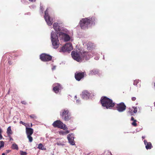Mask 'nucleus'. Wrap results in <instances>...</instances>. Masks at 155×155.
<instances>
[{"label": "nucleus", "instance_id": "f257e3e1", "mask_svg": "<svg viewBox=\"0 0 155 155\" xmlns=\"http://www.w3.org/2000/svg\"><path fill=\"white\" fill-rule=\"evenodd\" d=\"M53 28L55 31L58 33L59 37L60 39L65 41L73 40L72 37L68 35V31L66 29L61 28L57 23H54L53 25Z\"/></svg>", "mask_w": 155, "mask_h": 155}, {"label": "nucleus", "instance_id": "f03ea898", "mask_svg": "<svg viewBox=\"0 0 155 155\" xmlns=\"http://www.w3.org/2000/svg\"><path fill=\"white\" fill-rule=\"evenodd\" d=\"M71 55L73 58L78 62H81L84 59L88 60L93 56V54L91 52H84L82 53V52L78 51H72Z\"/></svg>", "mask_w": 155, "mask_h": 155}, {"label": "nucleus", "instance_id": "7ed1b4c3", "mask_svg": "<svg viewBox=\"0 0 155 155\" xmlns=\"http://www.w3.org/2000/svg\"><path fill=\"white\" fill-rule=\"evenodd\" d=\"M101 101L102 106L104 108L110 109L114 105L112 101L106 97H101Z\"/></svg>", "mask_w": 155, "mask_h": 155}, {"label": "nucleus", "instance_id": "20e7f679", "mask_svg": "<svg viewBox=\"0 0 155 155\" xmlns=\"http://www.w3.org/2000/svg\"><path fill=\"white\" fill-rule=\"evenodd\" d=\"M94 21L95 18L94 17L89 19L87 18L82 19L80 22L81 28L84 29L90 27L92 24H94Z\"/></svg>", "mask_w": 155, "mask_h": 155}, {"label": "nucleus", "instance_id": "39448f33", "mask_svg": "<svg viewBox=\"0 0 155 155\" xmlns=\"http://www.w3.org/2000/svg\"><path fill=\"white\" fill-rule=\"evenodd\" d=\"M51 38L53 48L54 49L58 48L59 46L60 43L58 35L54 31H52Z\"/></svg>", "mask_w": 155, "mask_h": 155}, {"label": "nucleus", "instance_id": "423d86ee", "mask_svg": "<svg viewBox=\"0 0 155 155\" xmlns=\"http://www.w3.org/2000/svg\"><path fill=\"white\" fill-rule=\"evenodd\" d=\"M60 115L66 121H68L71 118V114L69 110L67 108L63 109L60 112Z\"/></svg>", "mask_w": 155, "mask_h": 155}, {"label": "nucleus", "instance_id": "0eeeda50", "mask_svg": "<svg viewBox=\"0 0 155 155\" xmlns=\"http://www.w3.org/2000/svg\"><path fill=\"white\" fill-rule=\"evenodd\" d=\"M52 125L54 127H57L60 128H64V129H66V125L64 124L60 120H57L54 121L52 124Z\"/></svg>", "mask_w": 155, "mask_h": 155}, {"label": "nucleus", "instance_id": "6e6552de", "mask_svg": "<svg viewBox=\"0 0 155 155\" xmlns=\"http://www.w3.org/2000/svg\"><path fill=\"white\" fill-rule=\"evenodd\" d=\"M73 49V47L71 44L70 43H67L65 45L63 46L59 51L60 52H65L71 51Z\"/></svg>", "mask_w": 155, "mask_h": 155}, {"label": "nucleus", "instance_id": "1a4fd4ad", "mask_svg": "<svg viewBox=\"0 0 155 155\" xmlns=\"http://www.w3.org/2000/svg\"><path fill=\"white\" fill-rule=\"evenodd\" d=\"M44 17L48 25L49 26L51 25L53 22V21L52 19H51V18L48 15V9L45 12Z\"/></svg>", "mask_w": 155, "mask_h": 155}, {"label": "nucleus", "instance_id": "9d476101", "mask_svg": "<svg viewBox=\"0 0 155 155\" xmlns=\"http://www.w3.org/2000/svg\"><path fill=\"white\" fill-rule=\"evenodd\" d=\"M40 58L42 61H45L51 60L52 57L49 54L43 53L40 55Z\"/></svg>", "mask_w": 155, "mask_h": 155}, {"label": "nucleus", "instance_id": "9b49d317", "mask_svg": "<svg viewBox=\"0 0 155 155\" xmlns=\"http://www.w3.org/2000/svg\"><path fill=\"white\" fill-rule=\"evenodd\" d=\"M126 108V106L123 103H120L117 105V110L119 112L124 111Z\"/></svg>", "mask_w": 155, "mask_h": 155}, {"label": "nucleus", "instance_id": "f8f14e48", "mask_svg": "<svg viewBox=\"0 0 155 155\" xmlns=\"http://www.w3.org/2000/svg\"><path fill=\"white\" fill-rule=\"evenodd\" d=\"M67 138L69 143L72 145L75 144L74 141V135L73 134H69L67 136Z\"/></svg>", "mask_w": 155, "mask_h": 155}, {"label": "nucleus", "instance_id": "ddd939ff", "mask_svg": "<svg viewBox=\"0 0 155 155\" xmlns=\"http://www.w3.org/2000/svg\"><path fill=\"white\" fill-rule=\"evenodd\" d=\"M84 72L76 73L75 74V77L76 79L78 81L83 78L84 76Z\"/></svg>", "mask_w": 155, "mask_h": 155}, {"label": "nucleus", "instance_id": "4468645a", "mask_svg": "<svg viewBox=\"0 0 155 155\" xmlns=\"http://www.w3.org/2000/svg\"><path fill=\"white\" fill-rule=\"evenodd\" d=\"M54 87L53 88L54 91L56 93L58 92L59 90L61 88L60 85L58 83L54 84Z\"/></svg>", "mask_w": 155, "mask_h": 155}, {"label": "nucleus", "instance_id": "2eb2a0df", "mask_svg": "<svg viewBox=\"0 0 155 155\" xmlns=\"http://www.w3.org/2000/svg\"><path fill=\"white\" fill-rule=\"evenodd\" d=\"M90 94L86 90L83 91L82 92V96L84 99H87L90 96Z\"/></svg>", "mask_w": 155, "mask_h": 155}, {"label": "nucleus", "instance_id": "dca6fc26", "mask_svg": "<svg viewBox=\"0 0 155 155\" xmlns=\"http://www.w3.org/2000/svg\"><path fill=\"white\" fill-rule=\"evenodd\" d=\"M66 129H64V128H62L63 129L64 131V130H60L58 131V133L60 135H65L69 133V131L68 130L67 127L66 126Z\"/></svg>", "mask_w": 155, "mask_h": 155}, {"label": "nucleus", "instance_id": "f3484780", "mask_svg": "<svg viewBox=\"0 0 155 155\" xmlns=\"http://www.w3.org/2000/svg\"><path fill=\"white\" fill-rule=\"evenodd\" d=\"M144 144L145 145V147L147 150L150 149L152 147L151 143L150 142H148L146 140L144 141Z\"/></svg>", "mask_w": 155, "mask_h": 155}, {"label": "nucleus", "instance_id": "a211bd4d", "mask_svg": "<svg viewBox=\"0 0 155 155\" xmlns=\"http://www.w3.org/2000/svg\"><path fill=\"white\" fill-rule=\"evenodd\" d=\"M26 133L27 135H31L33 133V130L31 128H26Z\"/></svg>", "mask_w": 155, "mask_h": 155}, {"label": "nucleus", "instance_id": "6ab92c4d", "mask_svg": "<svg viewBox=\"0 0 155 155\" xmlns=\"http://www.w3.org/2000/svg\"><path fill=\"white\" fill-rule=\"evenodd\" d=\"M98 72L97 70L96 69H94L90 71L89 73V75H95L97 74Z\"/></svg>", "mask_w": 155, "mask_h": 155}, {"label": "nucleus", "instance_id": "aec40b11", "mask_svg": "<svg viewBox=\"0 0 155 155\" xmlns=\"http://www.w3.org/2000/svg\"><path fill=\"white\" fill-rule=\"evenodd\" d=\"M12 148L13 150H18V146L15 143H14L12 145Z\"/></svg>", "mask_w": 155, "mask_h": 155}, {"label": "nucleus", "instance_id": "412c9836", "mask_svg": "<svg viewBox=\"0 0 155 155\" xmlns=\"http://www.w3.org/2000/svg\"><path fill=\"white\" fill-rule=\"evenodd\" d=\"M38 148L41 150H45L46 149L45 148L42 143H40L38 144Z\"/></svg>", "mask_w": 155, "mask_h": 155}, {"label": "nucleus", "instance_id": "4be33fe9", "mask_svg": "<svg viewBox=\"0 0 155 155\" xmlns=\"http://www.w3.org/2000/svg\"><path fill=\"white\" fill-rule=\"evenodd\" d=\"M7 133L8 135H9L12 134V130L11 129V127L9 126L7 129Z\"/></svg>", "mask_w": 155, "mask_h": 155}, {"label": "nucleus", "instance_id": "5701e85b", "mask_svg": "<svg viewBox=\"0 0 155 155\" xmlns=\"http://www.w3.org/2000/svg\"><path fill=\"white\" fill-rule=\"evenodd\" d=\"M134 110V109H133V107L132 108H129V110L128 111V113L130 115H132L133 114V111Z\"/></svg>", "mask_w": 155, "mask_h": 155}, {"label": "nucleus", "instance_id": "b1692460", "mask_svg": "<svg viewBox=\"0 0 155 155\" xmlns=\"http://www.w3.org/2000/svg\"><path fill=\"white\" fill-rule=\"evenodd\" d=\"M27 138L29 140V142H32L33 140V138L31 135H27Z\"/></svg>", "mask_w": 155, "mask_h": 155}, {"label": "nucleus", "instance_id": "393cba45", "mask_svg": "<svg viewBox=\"0 0 155 155\" xmlns=\"http://www.w3.org/2000/svg\"><path fill=\"white\" fill-rule=\"evenodd\" d=\"M4 143L3 141H0V149L4 147Z\"/></svg>", "mask_w": 155, "mask_h": 155}, {"label": "nucleus", "instance_id": "a878e982", "mask_svg": "<svg viewBox=\"0 0 155 155\" xmlns=\"http://www.w3.org/2000/svg\"><path fill=\"white\" fill-rule=\"evenodd\" d=\"M20 153L21 155H26L27 154L26 152H24L22 150L20 151Z\"/></svg>", "mask_w": 155, "mask_h": 155}, {"label": "nucleus", "instance_id": "bb28decb", "mask_svg": "<svg viewBox=\"0 0 155 155\" xmlns=\"http://www.w3.org/2000/svg\"><path fill=\"white\" fill-rule=\"evenodd\" d=\"M136 122L137 120H136L133 121V122L131 123L132 125L135 127L137 125Z\"/></svg>", "mask_w": 155, "mask_h": 155}, {"label": "nucleus", "instance_id": "cd10ccee", "mask_svg": "<svg viewBox=\"0 0 155 155\" xmlns=\"http://www.w3.org/2000/svg\"><path fill=\"white\" fill-rule=\"evenodd\" d=\"M30 117L33 119H36L37 117L34 114H32L30 116Z\"/></svg>", "mask_w": 155, "mask_h": 155}, {"label": "nucleus", "instance_id": "c85d7f7f", "mask_svg": "<svg viewBox=\"0 0 155 155\" xmlns=\"http://www.w3.org/2000/svg\"><path fill=\"white\" fill-rule=\"evenodd\" d=\"M133 109H134V110L133 111V113H136L137 112V109L136 107H133Z\"/></svg>", "mask_w": 155, "mask_h": 155}, {"label": "nucleus", "instance_id": "c756f323", "mask_svg": "<svg viewBox=\"0 0 155 155\" xmlns=\"http://www.w3.org/2000/svg\"><path fill=\"white\" fill-rule=\"evenodd\" d=\"M139 82V80H136L134 81V85H137V83H138Z\"/></svg>", "mask_w": 155, "mask_h": 155}, {"label": "nucleus", "instance_id": "7c9ffc66", "mask_svg": "<svg viewBox=\"0 0 155 155\" xmlns=\"http://www.w3.org/2000/svg\"><path fill=\"white\" fill-rule=\"evenodd\" d=\"M80 103V100L79 99L76 100V103L79 104Z\"/></svg>", "mask_w": 155, "mask_h": 155}, {"label": "nucleus", "instance_id": "2f4dec72", "mask_svg": "<svg viewBox=\"0 0 155 155\" xmlns=\"http://www.w3.org/2000/svg\"><path fill=\"white\" fill-rule=\"evenodd\" d=\"M132 100L133 101H134L136 99V98L135 97H133L131 98Z\"/></svg>", "mask_w": 155, "mask_h": 155}, {"label": "nucleus", "instance_id": "473e14b6", "mask_svg": "<svg viewBox=\"0 0 155 155\" xmlns=\"http://www.w3.org/2000/svg\"><path fill=\"white\" fill-rule=\"evenodd\" d=\"M21 103L22 104H26V102L25 101H23L21 102Z\"/></svg>", "mask_w": 155, "mask_h": 155}, {"label": "nucleus", "instance_id": "72a5a7b5", "mask_svg": "<svg viewBox=\"0 0 155 155\" xmlns=\"http://www.w3.org/2000/svg\"><path fill=\"white\" fill-rule=\"evenodd\" d=\"M56 68V66H54L53 67V68H52V70H54Z\"/></svg>", "mask_w": 155, "mask_h": 155}, {"label": "nucleus", "instance_id": "f704fd0d", "mask_svg": "<svg viewBox=\"0 0 155 155\" xmlns=\"http://www.w3.org/2000/svg\"><path fill=\"white\" fill-rule=\"evenodd\" d=\"M131 120L133 121L134 120H135L134 119V118L133 117H131Z\"/></svg>", "mask_w": 155, "mask_h": 155}, {"label": "nucleus", "instance_id": "c9c22d12", "mask_svg": "<svg viewBox=\"0 0 155 155\" xmlns=\"http://www.w3.org/2000/svg\"><path fill=\"white\" fill-rule=\"evenodd\" d=\"M2 129L1 128H0V134H2Z\"/></svg>", "mask_w": 155, "mask_h": 155}, {"label": "nucleus", "instance_id": "e433bc0d", "mask_svg": "<svg viewBox=\"0 0 155 155\" xmlns=\"http://www.w3.org/2000/svg\"><path fill=\"white\" fill-rule=\"evenodd\" d=\"M2 138V134H0V140H1Z\"/></svg>", "mask_w": 155, "mask_h": 155}, {"label": "nucleus", "instance_id": "4c0bfd02", "mask_svg": "<svg viewBox=\"0 0 155 155\" xmlns=\"http://www.w3.org/2000/svg\"><path fill=\"white\" fill-rule=\"evenodd\" d=\"M20 124H23V125H24V124H25V123H24L23 122H22V121H20Z\"/></svg>", "mask_w": 155, "mask_h": 155}, {"label": "nucleus", "instance_id": "58836bf2", "mask_svg": "<svg viewBox=\"0 0 155 155\" xmlns=\"http://www.w3.org/2000/svg\"><path fill=\"white\" fill-rule=\"evenodd\" d=\"M31 2H35L36 0H29Z\"/></svg>", "mask_w": 155, "mask_h": 155}, {"label": "nucleus", "instance_id": "ea45409f", "mask_svg": "<svg viewBox=\"0 0 155 155\" xmlns=\"http://www.w3.org/2000/svg\"><path fill=\"white\" fill-rule=\"evenodd\" d=\"M6 151L7 153H8L11 151V150H6Z\"/></svg>", "mask_w": 155, "mask_h": 155}, {"label": "nucleus", "instance_id": "a19ab883", "mask_svg": "<svg viewBox=\"0 0 155 155\" xmlns=\"http://www.w3.org/2000/svg\"><path fill=\"white\" fill-rule=\"evenodd\" d=\"M43 7H41V9H40L42 12V11L43 10Z\"/></svg>", "mask_w": 155, "mask_h": 155}, {"label": "nucleus", "instance_id": "79ce46f5", "mask_svg": "<svg viewBox=\"0 0 155 155\" xmlns=\"http://www.w3.org/2000/svg\"><path fill=\"white\" fill-rule=\"evenodd\" d=\"M57 144L58 145H61V144L60 143H59V142H58L57 143Z\"/></svg>", "mask_w": 155, "mask_h": 155}, {"label": "nucleus", "instance_id": "37998d69", "mask_svg": "<svg viewBox=\"0 0 155 155\" xmlns=\"http://www.w3.org/2000/svg\"><path fill=\"white\" fill-rule=\"evenodd\" d=\"M77 96H74V99H75V100H77Z\"/></svg>", "mask_w": 155, "mask_h": 155}, {"label": "nucleus", "instance_id": "c03bdc74", "mask_svg": "<svg viewBox=\"0 0 155 155\" xmlns=\"http://www.w3.org/2000/svg\"><path fill=\"white\" fill-rule=\"evenodd\" d=\"M142 138L143 139H144V138H145V136H142Z\"/></svg>", "mask_w": 155, "mask_h": 155}, {"label": "nucleus", "instance_id": "a18cd8bd", "mask_svg": "<svg viewBox=\"0 0 155 155\" xmlns=\"http://www.w3.org/2000/svg\"><path fill=\"white\" fill-rule=\"evenodd\" d=\"M2 155H5V154L4 153H3L2 154Z\"/></svg>", "mask_w": 155, "mask_h": 155}, {"label": "nucleus", "instance_id": "49530a36", "mask_svg": "<svg viewBox=\"0 0 155 155\" xmlns=\"http://www.w3.org/2000/svg\"><path fill=\"white\" fill-rule=\"evenodd\" d=\"M99 59V58H97L96 59V60H97V59Z\"/></svg>", "mask_w": 155, "mask_h": 155}, {"label": "nucleus", "instance_id": "de8ad7c7", "mask_svg": "<svg viewBox=\"0 0 155 155\" xmlns=\"http://www.w3.org/2000/svg\"><path fill=\"white\" fill-rule=\"evenodd\" d=\"M31 127L32 126V124H31Z\"/></svg>", "mask_w": 155, "mask_h": 155}, {"label": "nucleus", "instance_id": "09e8293b", "mask_svg": "<svg viewBox=\"0 0 155 155\" xmlns=\"http://www.w3.org/2000/svg\"><path fill=\"white\" fill-rule=\"evenodd\" d=\"M154 86H155V83H154Z\"/></svg>", "mask_w": 155, "mask_h": 155}]
</instances>
